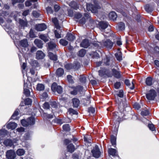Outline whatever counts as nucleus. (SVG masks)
I'll use <instances>...</instances> for the list:
<instances>
[{"mask_svg":"<svg viewBox=\"0 0 159 159\" xmlns=\"http://www.w3.org/2000/svg\"><path fill=\"white\" fill-rule=\"evenodd\" d=\"M34 118L33 117H31L27 120L23 119L21 120V123L24 126H27L29 125H33L35 123Z\"/></svg>","mask_w":159,"mask_h":159,"instance_id":"1","label":"nucleus"},{"mask_svg":"<svg viewBox=\"0 0 159 159\" xmlns=\"http://www.w3.org/2000/svg\"><path fill=\"white\" fill-rule=\"evenodd\" d=\"M86 7L88 11H90L93 13H96L97 12L98 9L101 8V7L96 4L95 5V6H93L92 4H87Z\"/></svg>","mask_w":159,"mask_h":159,"instance_id":"2","label":"nucleus"},{"mask_svg":"<svg viewBox=\"0 0 159 159\" xmlns=\"http://www.w3.org/2000/svg\"><path fill=\"white\" fill-rule=\"evenodd\" d=\"M156 93L154 89L150 90L146 94V98L148 100H153L156 96Z\"/></svg>","mask_w":159,"mask_h":159,"instance_id":"3","label":"nucleus"},{"mask_svg":"<svg viewBox=\"0 0 159 159\" xmlns=\"http://www.w3.org/2000/svg\"><path fill=\"white\" fill-rule=\"evenodd\" d=\"M51 89L53 92H57L59 94L61 93L62 91V87L60 86L57 85L55 83L52 84L51 87Z\"/></svg>","mask_w":159,"mask_h":159,"instance_id":"4","label":"nucleus"},{"mask_svg":"<svg viewBox=\"0 0 159 159\" xmlns=\"http://www.w3.org/2000/svg\"><path fill=\"white\" fill-rule=\"evenodd\" d=\"M93 156L96 158H99L101 155V152L98 147L96 145L92 151Z\"/></svg>","mask_w":159,"mask_h":159,"instance_id":"5","label":"nucleus"},{"mask_svg":"<svg viewBox=\"0 0 159 159\" xmlns=\"http://www.w3.org/2000/svg\"><path fill=\"white\" fill-rule=\"evenodd\" d=\"M128 103L125 99V101L120 102L119 106L118 108L121 112H123L125 110V108L128 105Z\"/></svg>","mask_w":159,"mask_h":159,"instance_id":"6","label":"nucleus"},{"mask_svg":"<svg viewBox=\"0 0 159 159\" xmlns=\"http://www.w3.org/2000/svg\"><path fill=\"white\" fill-rule=\"evenodd\" d=\"M6 156L8 159H14L16 157L15 152L12 150H8L6 153Z\"/></svg>","mask_w":159,"mask_h":159,"instance_id":"7","label":"nucleus"},{"mask_svg":"<svg viewBox=\"0 0 159 159\" xmlns=\"http://www.w3.org/2000/svg\"><path fill=\"white\" fill-rule=\"evenodd\" d=\"M113 43L110 40H107L106 41L102 42V44L101 45V47H106L107 48H111L113 46Z\"/></svg>","mask_w":159,"mask_h":159,"instance_id":"8","label":"nucleus"},{"mask_svg":"<svg viewBox=\"0 0 159 159\" xmlns=\"http://www.w3.org/2000/svg\"><path fill=\"white\" fill-rule=\"evenodd\" d=\"M35 28L37 31H41L45 30L47 26L44 24H38L36 25Z\"/></svg>","mask_w":159,"mask_h":159,"instance_id":"9","label":"nucleus"},{"mask_svg":"<svg viewBox=\"0 0 159 159\" xmlns=\"http://www.w3.org/2000/svg\"><path fill=\"white\" fill-rule=\"evenodd\" d=\"M14 143H16V139H14L12 142L11 140L9 139H7L5 140L3 142V144L6 146H12Z\"/></svg>","mask_w":159,"mask_h":159,"instance_id":"10","label":"nucleus"},{"mask_svg":"<svg viewBox=\"0 0 159 159\" xmlns=\"http://www.w3.org/2000/svg\"><path fill=\"white\" fill-rule=\"evenodd\" d=\"M19 45L24 48L27 47L29 45L27 40L26 39H25L20 41Z\"/></svg>","mask_w":159,"mask_h":159,"instance_id":"11","label":"nucleus"},{"mask_svg":"<svg viewBox=\"0 0 159 159\" xmlns=\"http://www.w3.org/2000/svg\"><path fill=\"white\" fill-rule=\"evenodd\" d=\"M108 23L106 22L102 21L99 24V28L101 30H104L107 28Z\"/></svg>","mask_w":159,"mask_h":159,"instance_id":"12","label":"nucleus"},{"mask_svg":"<svg viewBox=\"0 0 159 159\" xmlns=\"http://www.w3.org/2000/svg\"><path fill=\"white\" fill-rule=\"evenodd\" d=\"M89 45V40L86 39L83 40L80 44V46L81 47L85 48H87Z\"/></svg>","mask_w":159,"mask_h":159,"instance_id":"13","label":"nucleus"},{"mask_svg":"<svg viewBox=\"0 0 159 159\" xmlns=\"http://www.w3.org/2000/svg\"><path fill=\"white\" fill-rule=\"evenodd\" d=\"M114 76L116 78H120L121 77L120 72L119 70L113 69L112 70Z\"/></svg>","mask_w":159,"mask_h":159,"instance_id":"14","label":"nucleus"},{"mask_svg":"<svg viewBox=\"0 0 159 159\" xmlns=\"http://www.w3.org/2000/svg\"><path fill=\"white\" fill-rule=\"evenodd\" d=\"M108 152L110 155L113 157L118 156L117 151L116 149L112 148H109L108 150Z\"/></svg>","mask_w":159,"mask_h":159,"instance_id":"15","label":"nucleus"},{"mask_svg":"<svg viewBox=\"0 0 159 159\" xmlns=\"http://www.w3.org/2000/svg\"><path fill=\"white\" fill-rule=\"evenodd\" d=\"M45 56V54L41 51H38L36 52V57L37 59H42Z\"/></svg>","mask_w":159,"mask_h":159,"instance_id":"16","label":"nucleus"},{"mask_svg":"<svg viewBox=\"0 0 159 159\" xmlns=\"http://www.w3.org/2000/svg\"><path fill=\"white\" fill-rule=\"evenodd\" d=\"M39 37L45 42H48L49 39V37L47 34H41L39 35Z\"/></svg>","mask_w":159,"mask_h":159,"instance_id":"17","label":"nucleus"},{"mask_svg":"<svg viewBox=\"0 0 159 159\" xmlns=\"http://www.w3.org/2000/svg\"><path fill=\"white\" fill-rule=\"evenodd\" d=\"M73 106L74 107H77L80 104L79 100L76 98H74L72 99Z\"/></svg>","mask_w":159,"mask_h":159,"instance_id":"18","label":"nucleus"},{"mask_svg":"<svg viewBox=\"0 0 159 159\" xmlns=\"http://www.w3.org/2000/svg\"><path fill=\"white\" fill-rule=\"evenodd\" d=\"M48 51H51L54 50L56 47V45L54 43L50 42L48 43Z\"/></svg>","mask_w":159,"mask_h":159,"instance_id":"19","label":"nucleus"},{"mask_svg":"<svg viewBox=\"0 0 159 159\" xmlns=\"http://www.w3.org/2000/svg\"><path fill=\"white\" fill-rule=\"evenodd\" d=\"M66 39L70 41H73L75 38V36L74 35L70 33H67L66 36Z\"/></svg>","mask_w":159,"mask_h":159,"instance_id":"20","label":"nucleus"},{"mask_svg":"<svg viewBox=\"0 0 159 159\" xmlns=\"http://www.w3.org/2000/svg\"><path fill=\"white\" fill-rule=\"evenodd\" d=\"M17 127V124L15 122H10L7 125V127L9 129H14Z\"/></svg>","mask_w":159,"mask_h":159,"instance_id":"21","label":"nucleus"},{"mask_svg":"<svg viewBox=\"0 0 159 159\" xmlns=\"http://www.w3.org/2000/svg\"><path fill=\"white\" fill-rule=\"evenodd\" d=\"M108 17L110 19L115 20L116 19L117 16L115 12L111 11L109 13Z\"/></svg>","mask_w":159,"mask_h":159,"instance_id":"22","label":"nucleus"},{"mask_svg":"<svg viewBox=\"0 0 159 159\" xmlns=\"http://www.w3.org/2000/svg\"><path fill=\"white\" fill-rule=\"evenodd\" d=\"M34 43L39 48H41L43 47V43L40 40L36 39L34 41Z\"/></svg>","mask_w":159,"mask_h":159,"instance_id":"23","label":"nucleus"},{"mask_svg":"<svg viewBox=\"0 0 159 159\" xmlns=\"http://www.w3.org/2000/svg\"><path fill=\"white\" fill-rule=\"evenodd\" d=\"M64 73V71L61 68H58L56 71V75L58 77H61L62 76Z\"/></svg>","mask_w":159,"mask_h":159,"instance_id":"24","label":"nucleus"},{"mask_svg":"<svg viewBox=\"0 0 159 159\" xmlns=\"http://www.w3.org/2000/svg\"><path fill=\"white\" fill-rule=\"evenodd\" d=\"M48 56L50 59L54 61H57V57L55 54H53L52 53L49 52Z\"/></svg>","mask_w":159,"mask_h":159,"instance_id":"25","label":"nucleus"},{"mask_svg":"<svg viewBox=\"0 0 159 159\" xmlns=\"http://www.w3.org/2000/svg\"><path fill=\"white\" fill-rule=\"evenodd\" d=\"M67 149L68 152L72 153L74 152L75 148V147L72 144L70 143L69 145L67 147Z\"/></svg>","mask_w":159,"mask_h":159,"instance_id":"26","label":"nucleus"},{"mask_svg":"<svg viewBox=\"0 0 159 159\" xmlns=\"http://www.w3.org/2000/svg\"><path fill=\"white\" fill-rule=\"evenodd\" d=\"M69 5L72 8L75 10H77L79 8L78 5L77 4L76 2L74 1L71 2L70 3Z\"/></svg>","mask_w":159,"mask_h":159,"instance_id":"27","label":"nucleus"},{"mask_svg":"<svg viewBox=\"0 0 159 159\" xmlns=\"http://www.w3.org/2000/svg\"><path fill=\"white\" fill-rule=\"evenodd\" d=\"M152 77H147L145 83L147 85L151 86L152 85Z\"/></svg>","mask_w":159,"mask_h":159,"instance_id":"28","label":"nucleus"},{"mask_svg":"<svg viewBox=\"0 0 159 159\" xmlns=\"http://www.w3.org/2000/svg\"><path fill=\"white\" fill-rule=\"evenodd\" d=\"M52 21L54 24L55 26V27L57 29H60V27L58 23V20L56 18H53L52 19Z\"/></svg>","mask_w":159,"mask_h":159,"instance_id":"29","label":"nucleus"},{"mask_svg":"<svg viewBox=\"0 0 159 159\" xmlns=\"http://www.w3.org/2000/svg\"><path fill=\"white\" fill-rule=\"evenodd\" d=\"M125 83L126 84V85L128 86H129L130 88L131 89H133L134 88V85L133 83V82H132V84L131 86L130 85V84L129 83V80H125Z\"/></svg>","mask_w":159,"mask_h":159,"instance_id":"30","label":"nucleus"},{"mask_svg":"<svg viewBox=\"0 0 159 159\" xmlns=\"http://www.w3.org/2000/svg\"><path fill=\"white\" fill-rule=\"evenodd\" d=\"M115 56L117 60L119 61L122 60V53L120 52H118L116 53L115 54Z\"/></svg>","mask_w":159,"mask_h":159,"instance_id":"31","label":"nucleus"},{"mask_svg":"<svg viewBox=\"0 0 159 159\" xmlns=\"http://www.w3.org/2000/svg\"><path fill=\"white\" fill-rule=\"evenodd\" d=\"M19 110L18 109H17L15 111L13 115L11 116V118L14 120H17V116L19 114Z\"/></svg>","mask_w":159,"mask_h":159,"instance_id":"32","label":"nucleus"},{"mask_svg":"<svg viewBox=\"0 0 159 159\" xmlns=\"http://www.w3.org/2000/svg\"><path fill=\"white\" fill-rule=\"evenodd\" d=\"M16 153L18 155L21 156L24 155L25 151L22 149H19L17 150Z\"/></svg>","mask_w":159,"mask_h":159,"instance_id":"33","label":"nucleus"},{"mask_svg":"<svg viewBox=\"0 0 159 159\" xmlns=\"http://www.w3.org/2000/svg\"><path fill=\"white\" fill-rule=\"evenodd\" d=\"M85 53V50L84 49H82L79 51L78 55L80 57H83L84 56Z\"/></svg>","mask_w":159,"mask_h":159,"instance_id":"34","label":"nucleus"},{"mask_svg":"<svg viewBox=\"0 0 159 159\" xmlns=\"http://www.w3.org/2000/svg\"><path fill=\"white\" fill-rule=\"evenodd\" d=\"M44 86L42 84H38L37 85V89L39 91H42L44 89Z\"/></svg>","mask_w":159,"mask_h":159,"instance_id":"35","label":"nucleus"},{"mask_svg":"<svg viewBox=\"0 0 159 159\" xmlns=\"http://www.w3.org/2000/svg\"><path fill=\"white\" fill-rule=\"evenodd\" d=\"M59 43L61 44L63 46H66L68 44V42L63 39H61L59 41Z\"/></svg>","mask_w":159,"mask_h":159,"instance_id":"36","label":"nucleus"},{"mask_svg":"<svg viewBox=\"0 0 159 159\" xmlns=\"http://www.w3.org/2000/svg\"><path fill=\"white\" fill-rule=\"evenodd\" d=\"M37 1V0H29L26 1L25 3V5L26 7L30 6L31 4V2H35Z\"/></svg>","mask_w":159,"mask_h":159,"instance_id":"37","label":"nucleus"},{"mask_svg":"<svg viewBox=\"0 0 159 159\" xmlns=\"http://www.w3.org/2000/svg\"><path fill=\"white\" fill-rule=\"evenodd\" d=\"M117 96L120 98H123L124 96V92L122 90H120L119 92L116 93Z\"/></svg>","mask_w":159,"mask_h":159,"instance_id":"38","label":"nucleus"},{"mask_svg":"<svg viewBox=\"0 0 159 159\" xmlns=\"http://www.w3.org/2000/svg\"><path fill=\"white\" fill-rule=\"evenodd\" d=\"M118 27L120 30H124L125 28V25L124 23L120 22L118 24Z\"/></svg>","mask_w":159,"mask_h":159,"instance_id":"39","label":"nucleus"},{"mask_svg":"<svg viewBox=\"0 0 159 159\" xmlns=\"http://www.w3.org/2000/svg\"><path fill=\"white\" fill-rule=\"evenodd\" d=\"M63 129L66 131H69L70 130L69 125L68 124H65L63 126Z\"/></svg>","mask_w":159,"mask_h":159,"instance_id":"40","label":"nucleus"},{"mask_svg":"<svg viewBox=\"0 0 159 159\" xmlns=\"http://www.w3.org/2000/svg\"><path fill=\"white\" fill-rule=\"evenodd\" d=\"M79 79L80 82L82 83H84L86 81V78L84 75H80V76Z\"/></svg>","mask_w":159,"mask_h":159,"instance_id":"41","label":"nucleus"},{"mask_svg":"<svg viewBox=\"0 0 159 159\" xmlns=\"http://www.w3.org/2000/svg\"><path fill=\"white\" fill-rule=\"evenodd\" d=\"M20 24L22 26H26L27 25V22L26 21L20 19L19 20Z\"/></svg>","mask_w":159,"mask_h":159,"instance_id":"42","label":"nucleus"},{"mask_svg":"<svg viewBox=\"0 0 159 159\" xmlns=\"http://www.w3.org/2000/svg\"><path fill=\"white\" fill-rule=\"evenodd\" d=\"M111 142L112 145H115L116 144V138L114 136H112L111 137Z\"/></svg>","mask_w":159,"mask_h":159,"instance_id":"43","label":"nucleus"},{"mask_svg":"<svg viewBox=\"0 0 159 159\" xmlns=\"http://www.w3.org/2000/svg\"><path fill=\"white\" fill-rule=\"evenodd\" d=\"M24 93L27 97H29L30 95V90L24 88Z\"/></svg>","mask_w":159,"mask_h":159,"instance_id":"44","label":"nucleus"},{"mask_svg":"<svg viewBox=\"0 0 159 159\" xmlns=\"http://www.w3.org/2000/svg\"><path fill=\"white\" fill-rule=\"evenodd\" d=\"M25 102L26 105H30L32 103V100L30 98H27L25 100Z\"/></svg>","mask_w":159,"mask_h":159,"instance_id":"45","label":"nucleus"},{"mask_svg":"<svg viewBox=\"0 0 159 159\" xmlns=\"http://www.w3.org/2000/svg\"><path fill=\"white\" fill-rule=\"evenodd\" d=\"M102 44V42H94L93 43V45L95 47L98 48V47H101V45Z\"/></svg>","mask_w":159,"mask_h":159,"instance_id":"46","label":"nucleus"},{"mask_svg":"<svg viewBox=\"0 0 159 159\" xmlns=\"http://www.w3.org/2000/svg\"><path fill=\"white\" fill-rule=\"evenodd\" d=\"M80 88V89H82V88L81 87H80V86H77V88L75 89L73 91H71V93L72 94H73V95H76L77 94V89H78L79 88Z\"/></svg>","mask_w":159,"mask_h":159,"instance_id":"47","label":"nucleus"},{"mask_svg":"<svg viewBox=\"0 0 159 159\" xmlns=\"http://www.w3.org/2000/svg\"><path fill=\"white\" fill-rule=\"evenodd\" d=\"M50 105L53 108H56L57 107V103L55 101L50 102Z\"/></svg>","mask_w":159,"mask_h":159,"instance_id":"48","label":"nucleus"},{"mask_svg":"<svg viewBox=\"0 0 159 159\" xmlns=\"http://www.w3.org/2000/svg\"><path fill=\"white\" fill-rule=\"evenodd\" d=\"M7 131L5 129H2L0 130V135H5L7 134Z\"/></svg>","mask_w":159,"mask_h":159,"instance_id":"49","label":"nucleus"},{"mask_svg":"<svg viewBox=\"0 0 159 159\" xmlns=\"http://www.w3.org/2000/svg\"><path fill=\"white\" fill-rule=\"evenodd\" d=\"M149 112L147 110H145L142 111L141 112V114L143 116H147L148 115Z\"/></svg>","mask_w":159,"mask_h":159,"instance_id":"50","label":"nucleus"},{"mask_svg":"<svg viewBox=\"0 0 159 159\" xmlns=\"http://www.w3.org/2000/svg\"><path fill=\"white\" fill-rule=\"evenodd\" d=\"M54 34L56 38L59 39L61 38V34H60L57 30L54 31Z\"/></svg>","mask_w":159,"mask_h":159,"instance_id":"51","label":"nucleus"},{"mask_svg":"<svg viewBox=\"0 0 159 159\" xmlns=\"http://www.w3.org/2000/svg\"><path fill=\"white\" fill-rule=\"evenodd\" d=\"M67 79L69 82L72 83H73V81L72 79V76L71 75H68L67 76Z\"/></svg>","mask_w":159,"mask_h":159,"instance_id":"52","label":"nucleus"},{"mask_svg":"<svg viewBox=\"0 0 159 159\" xmlns=\"http://www.w3.org/2000/svg\"><path fill=\"white\" fill-rule=\"evenodd\" d=\"M48 96V95L47 93L44 92L43 93V94L41 95V98L43 100L45 99L46 98H47Z\"/></svg>","mask_w":159,"mask_h":159,"instance_id":"53","label":"nucleus"},{"mask_svg":"<svg viewBox=\"0 0 159 159\" xmlns=\"http://www.w3.org/2000/svg\"><path fill=\"white\" fill-rule=\"evenodd\" d=\"M148 127L151 130L153 131L155 130V128L153 125L149 124L148 125Z\"/></svg>","mask_w":159,"mask_h":159,"instance_id":"54","label":"nucleus"},{"mask_svg":"<svg viewBox=\"0 0 159 159\" xmlns=\"http://www.w3.org/2000/svg\"><path fill=\"white\" fill-rule=\"evenodd\" d=\"M48 14H51L53 12L52 10L50 7H48L46 8Z\"/></svg>","mask_w":159,"mask_h":159,"instance_id":"55","label":"nucleus"},{"mask_svg":"<svg viewBox=\"0 0 159 159\" xmlns=\"http://www.w3.org/2000/svg\"><path fill=\"white\" fill-rule=\"evenodd\" d=\"M68 112L70 113H72L73 114H77V112L72 108H70L68 110Z\"/></svg>","mask_w":159,"mask_h":159,"instance_id":"56","label":"nucleus"},{"mask_svg":"<svg viewBox=\"0 0 159 159\" xmlns=\"http://www.w3.org/2000/svg\"><path fill=\"white\" fill-rule=\"evenodd\" d=\"M120 82H116L115 84V88L117 89L120 88Z\"/></svg>","mask_w":159,"mask_h":159,"instance_id":"57","label":"nucleus"},{"mask_svg":"<svg viewBox=\"0 0 159 159\" xmlns=\"http://www.w3.org/2000/svg\"><path fill=\"white\" fill-rule=\"evenodd\" d=\"M30 34V38H34L35 37V34H34L33 31L30 30L29 33Z\"/></svg>","mask_w":159,"mask_h":159,"instance_id":"58","label":"nucleus"},{"mask_svg":"<svg viewBox=\"0 0 159 159\" xmlns=\"http://www.w3.org/2000/svg\"><path fill=\"white\" fill-rule=\"evenodd\" d=\"M133 106L134 108L138 110L139 109L140 107V105L139 103H134Z\"/></svg>","mask_w":159,"mask_h":159,"instance_id":"59","label":"nucleus"},{"mask_svg":"<svg viewBox=\"0 0 159 159\" xmlns=\"http://www.w3.org/2000/svg\"><path fill=\"white\" fill-rule=\"evenodd\" d=\"M43 107L44 109H48L49 108V105L48 102H45L43 105Z\"/></svg>","mask_w":159,"mask_h":159,"instance_id":"60","label":"nucleus"},{"mask_svg":"<svg viewBox=\"0 0 159 159\" xmlns=\"http://www.w3.org/2000/svg\"><path fill=\"white\" fill-rule=\"evenodd\" d=\"M89 112L92 113H94L95 112V109L93 107H90L89 108Z\"/></svg>","mask_w":159,"mask_h":159,"instance_id":"61","label":"nucleus"},{"mask_svg":"<svg viewBox=\"0 0 159 159\" xmlns=\"http://www.w3.org/2000/svg\"><path fill=\"white\" fill-rule=\"evenodd\" d=\"M98 72L99 75L101 77L104 75L105 74H106L105 71H104L102 70H99Z\"/></svg>","mask_w":159,"mask_h":159,"instance_id":"62","label":"nucleus"},{"mask_svg":"<svg viewBox=\"0 0 159 159\" xmlns=\"http://www.w3.org/2000/svg\"><path fill=\"white\" fill-rule=\"evenodd\" d=\"M82 16L81 14L80 13H77L75 16V17L76 19H79Z\"/></svg>","mask_w":159,"mask_h":159,"instance_id":"63","label":"nucleus"},{"mask_svg":"<svg viewBox=\"0 0 159 159\" xmlns=\"http://www.w3.org/2000/svg\"><path fill=\"white\" fill-rule=\"evenodd\" d=\"M44 116L48 118H51L53 117V116L52 115L48 114L47 113H44Z\"/></svg>","mask_w":159,"mask_h":159,"instance_id":"64","label":"nucleus"}]
</instances>
